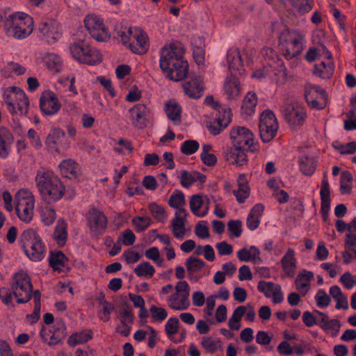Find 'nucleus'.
<instances>
[{
  "label": "nucleus",
  "mask_w": 356,
  "mask_h": 356,
  "mask_svg": "<svg viewBox=\"0 0 356 356\" xmlns=\"http://www.w3.org/2000/svg\"><path fill=\"white\" fill-rule=\"evenodd\" d=\"M341 154H352L356 152V141L348 143L346 145H334Z\"/></svg>",
  "instance_id": "61"
},
{
  "label": "nucleus",
  "mask_w": 356,
  "mask_h": 356,
  "mask_svg": "<svg viewBox=\"0 0 356 356\" xmlns=\"http://www.w3.org/2000/svg\"><path fill=\"white\" fill-rule=\"evenodd\" d=\"M149 311L152 318L154 321L161 322L167 318L168 313L166 310L162 307H158L155 305H152Z\"/></svg>",
  "instance_id": "54"
},
{
  "label": "nucleus",
  "mask_w": 356,
  "mask_h": 356,
  "mask_svg": "<svg viewBox=\"0 0 356 356\" xmlns=\"http://www.w3.org/2000/svg\"><path fill=\"white\" fill-rule=\"evenodd\" d=\"M196 181V177L193 172H189L186 170L181 172L180 182L183 187L189 188Z\"/></svg>",
  "instance_id": "55"
},
{
  "label": "nucleus",
  "mask_w": 356,
  "mask_h": 356,
  "mask_svg": "<svg viewBox=\"0 0 356 356\" xmlns=\"http://www.w3.org/2000/svg\"><path fill=\"white\" fill-rule=\"evenodd\" d=\"M227 58L228 67L232 74L239 71L243 67V60L238 49H229L227 54Z\"/></svg>",
  "instance_id": "31"
},
{
  "label": "nucleus",
  "mask_w": 356,
  "mask_h": 356,
  "mask_svg": "<svg viewBox=\"0 0 356 356\" xmlns=\"http://www.w3.org/2000/svg\"><path fill=\"white\" fill-rule=\"evenodd\" d=\"M148 209L152 216L159 222H164L167 218V214L163 207L152 202L149 204Z\"/></svg>",
  "instance_id": "44"
},
{
  "label": "nucleus",
  "mask_w": 356,
  "mask_h": 356,
  "mask_svg": "<svg viewBox=\"0 0 356 356\" xmlns=\"http://www.w3.org/2000/svg\"><path fill=\"white\" fill-rule=\"evenodd\" d=\"M175 290L177 292L181 293L180 298H181V309H188L190 306V301L188 299L190 287L186 281H180L177 282L175 286Z\"/></svg>",
  "instance_id": "37"
},
{
  "label": "nucleus",
  "mask_w": 356,
  "mask_h": 356,
  "mask_svg": "<svg viewBox=\"0 0 356 356\" xmlns=\"http://www.w3.org/2000/svg\"><path fill=\"white\" fill-rule=\"evenodd\" d=\"M40 107L44 115H52L60 110L61 104L54 92L45 90L41 94Z\"/></svg>",
  "instance_id": "19"
},
{
  "label": "nucleus",
  "mask_w": 356,
  "mask_h": 356,
  "mask_svg": "<svg viewBox=\"0 0 356 356\" xmlns=\"http://www.w3.org/2000/svg\"><path fill=\"white\" fill-rule=\"evenodd\" d=\"M277 286H279V284L261 280L258 283L257 289L259 292L263 293L266 298H270Z\"/></svg>",
  "instance_id": "48"
},
{
  "label": "nucleus",
  "mask_w": 356,
  "mask_h": 356,
  "mask_svg": "<svg viewBox=\"0 0 356 356\" xmlns=\"http://www.w3.org/2000/svg\"><path fill=\"white\" fill-rule=\"evenodd\" d=\"M14 142L11 131L3 127H0V157L6 159L9 155L10 145Z\"/></svg>",
  "instance_id": "26"
},
{
  "label": "nucleus",
  "mask_w": 356,
  "mask_h": 356,
  "mask_svg": "<svg viewBox=\"0 0 356 356\" xmlns=\"http://www.w3.org/2000/svg\"><path fill=\"white\" fill-rule=\"evenodd\" d=\"M65 132L60 129L51 130L47 137L46 145L49 149L58 152V145L65 137Z\"/></svg>",
  "instance_id": "34"
},
{
  "label": "nucleus",
  "mask_w": 356,
  "mask_h": 356,
  "mask_svg": "<svg viewBox=\"0 0 356 356\" xmlns=\"http://www.w3.org/2000/svg\"><path fill=\"white\" fill-rule=\"evenodd\" d=\"M230 138L234 147L242 148L246 151L254 152L253 133L245 127H233L230 131Z\"/></svg>",
  "instance_id": "12"
},
{
  "label": "nucleus",
  "mask_w": 356,
  "mask_h": 356,
  "mask_svg": "<svg viewBox=\"0 0 356 356\" xmlns=\"http://www.w3.org/2000/svg\"><path fill=\"white\" fill-rule=\"evenodd\" d=\"M11 289L7 287H2L0 289V298L1 301L6 305L7 306H10L11 307H14L15 305L13 302V292L10 291Z\"/></svg>",
  "instance_id": "60"
},
{
  "label": "nucleus",
  "mask_w": 356,
  "mask_h": 356,
  "mask_svg": "<svg viewBox=\"0 0 356 356\" xmlns=\"http://www.w3.org/2000/svg\"><path fill=\"white\" fill-rule=\"evenodd\" d=\"M15 211L19 218L30 222L33 216L35 199L32 193L26 189H20L15 196Z\"/></svg>",
  "instance_id": "9"
},
{
  "label": "nucleus",
  "mask_w": 356,
  "mask_h": 356,
  "mask_svg": "<svg viewBox=\"0 0 356 356\" xmlns=\"http://www.w3.org/2000/svg\"><path fill=\"white\" fill-rule=\"evenodd\" d=\"M121 323L126 327H129L134 323V316L131 309H124L120 314Z\"/></svg>",
  "instance_id": "63"
},
{
  "label": "nucleus",
  "mask_w": 356,
  "mask_h": 356,
  "mask_svg": "<svg viewBox=\"0 0 356 356\" xmlns=\"http://www.w3.org/2000/svg\"><path fill=\"white\" fill-rule=\"evenodd\" d=\"M257 104V97L253 92H249L245 96L241 105V113L250 116L255 111Z\"/></svg>",
  "instance_id": "32"
},
{
  "label": "nucleus",
  "mask_w": 356,
  "mask_h": 356,
  "mask_svg": "<svg viewBox=\"0 0 356 356\" xmlns=\"http://www.w3.org/2000/svg\"><path fill=\"white\" fill-rule=\"evenodd\" d=\"M6 76H9L8 72H14L16 75H22L25 73L26 68L18 63L10 62L3 70Z\"/></svg>",
  "instance_id": "56"
},
{
  "label": "nucleus",
  "mask_w": 356,
  "mask_h": 356,
  "mask_svg": "<svg viewBox=\"0 0 356 356\" xmlns=\"http://www.w3.org/2000/svg\"><path fill=\"white\" fill-rule=\"evenodd\" d=\"M134 271L137 276L149 279L154 275L155 268L149 262L144 261L138 264Z\"/></svg>",
  "instance_id": "39"
},
{
  "label": "nucleus",
  "mask_w": 356,
  "mask_h": 356,
  "mask_svg": "<svg viewBox=\"0 0 356 356\" xmlns=\"http://www.w3.org/2000/svg\"><path fill=\"white\" fill-rule=\"evenodd\" d=\"M151 222L152 220L149 217L136 216L131 220V224L137 232H143L146 230Z\"/></svg>",
  "instance_id": "45"
},
{
  "label": "nucleus",
  "mask_w": 356,
  "mask_h": 356,
  "mask_svg": "<svg viewBox=\"0 0 356 356\" xmlns=\"http://www.w3.org/2000/svg\"><path fill=\"white\" fill-rule=\"evenodd\" d=\"M53 238L59 247H63L66 244L67 239V222L63 219L58 220Z\"/></svg>",
  "instance_id": "29"
},
{
  "label": "nucleus",
  "mask_w": 356,
  "mask_h": 356,
  "mask_svg": "<svg viewBox=\"0 0 356 356\" xmlns=\"http://www.w3.org/2000/svg\"><path fill=\"white\" fill-rule=\"evenodd\" d=\"M42 62L47 68L54 72H58L62 67L63 61L60 57L55 54L47 53L42 57Z\"/></svg>",
  "instance_id": "33"
},
{
  "label": "nucleus",
  "mask_w": 356,
  "mask_h": 356,
  "mask_svg": "<svg viewBox=\"0 0 356 356\" xmlns=\"http://www.w3.org/2000/svg\"><path fill=\"white\" fill-rule=\"evenodd\" d=\"M305 98L309 106L316 109H323L327 102V94L318 86H311L306 88Z\"/></svg>",
  "instance_id": "16"
},
{
  "label": "nucleus",
  "mask_w": 356,
  "mask_h": 356,
  "mask_svg": "<svg viewBox=\"0 0 356 356\" xmlns=\"http://www.w3.org/2000/svg\"><path fill=\"white\" fill-rule=\"evenodd\" d=\"M185 265L188 277H191L193 273L200 271L206 265V263L200 259L190 257L186 259Z\"/></svg>",
  "instance_id": "42"
},
{
  "label": "nucleus",
  "mask_w": 356,
  "mask_h": 356,
  "mask_svg": "<svg viewBox=\"0 0 356 356\" xmlns=\"http://www.w3.org/2000/svg\"><path fill=\"white\" fill-rule=\"evenodd\" d=\"M10 286L18 304L26 303L31 299L33 285L26 273L24 271L16 273L13 277Z\"/></svg>",
  "instance_id": "8"
},
{
  "label": "nucleus",
  "mask_w": 356,
  "mask_h": 356,
  "mask_svg": "<svg viewBox=\"0 0 356 356\" xmlns=\"http://www.w3.org/2000/svg\"><path fill=\"white\" fill-rule=\"evenodd\" d=\"M130 120L134 127L138 129H144L149 123L148 117L150 109L144 104H137L129 111Z\"/></svg>",
  "instance_id": "18"
},
{
  "label": "nucleus",
  "mask_w": 356,
  "mask_h": 356,
  "mask_svg": "<svg viewBox=\"0 0 356 356\" xmlns=\"http://www.w3.org/2000/svg\"><path fill=\"white\" fill-rule=\"evenodd\" d=\"M184 93L191 99H199L202 96L204 87L200 76H193L182 84Z\"/></svg>",
  "instance_id": "23"
},
{
  "label": "nucleus",
  "mask_w": 356,
  "mask_h": 356,
  "mask_svg": "<svg viewBox=\"0 0 356 356\" xmlns=\"http://www.w3.org/2000/svg\"><path fill=\"white\" fill-rule=\"evenodd\" d=\"M184 46L179 41H172L161 49L160 67L170 80L178 81L188 74V64L184 59Z\"/></svg>",
  "instance_id": "1"
},
{
  "label": "nucleus",
  "mask_w": 356,
  "mask_h": 356,
  "mask_svg": "<svg viewBox=\"0 0 356 356\" xmlns=\"http://www.w3.org/2000/svg\"><path fill=\"white\" fill-rule=\"evenodd\" d=\"M179 320L175 318H170L165 324V332L169 338L178 331Z\"/></svg>",
  "instance_id": "59"
},
{
  "label": "nucleus",
  "mask_w": 356,
  "mask_h": 356,
  "mask_svg": "<svg viewBox=\"0 0 356 356\" xmlns=\"http://www.w3.org/2000/svg\"><path fill=\"white\" fill-rule=\"evenodd\" d=\"M216 110H218V114L216 118L220 122L224 123L225 125H229L232 120V111L229 108H222L220 106Z\"/></svg>",
  "instance_id": "53"
},
{
  "label": "nucleus",
  "mask_w": 356,
  "mask_h": 356,
  "mask_svg": "<svg viewBox=\"0 0 356 356\" xmlns=\"http://www.w3.org/2000/svg\"><path fill=\"white\" fill-rule=\"evenodd\" d=\"M129 35H132L131 42L129 44V49L134 54H143L149 49L147 35L140 29H128Z\"/></svg>",
  "instance_id": "17"
},
{
  "label": "nucleus",
  "mask_w": 356,
  "mask_h": 356,
  "mask_svg": "<svg viewBox=\"0 0 356 356\" xmlns=\"http://www.w3.org/2000/svg\"><path fill=\"white\" fill-rule=\"evenodd\" d=\"M245 313L244 306L238 307L233 312L232 316L229 319L228 326L231 330H238L240 329V321Z\"/></svg>",
  "instance_id": "41"
},
{
  "label": "nucleus",
  "mask_w": 356,
  "mask_h": 356,
  "mask_svg": "<svg viewBox=\"0 0 356 356\" xmlns=\"http://www.w3.org/2000/svg\"><path fill=\"white\" fill-rule=\"evenodd\" d=\"M93 337V332L91 330H85L79 332L72 334L67 341L69 346H74L77 344L85 343L91 340Z\"/></svg>",
  "instance_id": "35"
},
{
  "label": "nucleus",
  "mask_w": 356,
  "mask_h": 356,
  "mask_svg": "<svg viewBox=\"0 0 356 356\" xmlns=\"http://www.w3.org/2000/svg\"><path fill=\"white\" fill-rule=\"evenodd\" d=\"M303 35L298 31L284 26L279 35V47L284 56L289 60L298 56L303 49Z\"/></svg>",
  "instance_id": "4"
},
{
  "label": "nucleus",
  "mask_w": 356,
  "mask_h": 356,
  "mask_svg": "<svg viewBox=\"0 0 356 356\" xmlns=\"http://www.w3.org/2000/svg\"><path fill=\"white\" fill-rule=\"evenodd\" d=\"M344 247L346 250L342 252L343 263L348 264L352 259H356V235L347 234L344 241Z\"/></svg>",
  "instance_id": "27"
},
{
  "label": "nucleus",
  "mask_w": 356,
  "mask_h": 356,
  "mask_svg": "<svg viewBox=\"0 0 356 356\" xmlns=\"http://www.w3.org/2000/svg\"><path fill=\"white\" fill-rule=\"evenodd\" d=\"M300 168L302 172L307 175H312L316 170V165L314 164L312 158L305 156L299 161Z\"/></svg>",
  "instance_id": "43"
},
{
  "label": "nucleus",
  "mask_w": 356,
  "mask_h": 356,
  "mask_svg": "<svg viewBox=\"0 0 356 356\" xmlns=\"http://www.w3.org/2000/svg\"><path fill=\"white\" fill-rule=\"evenodd\" d=\"M4 26L7 32L15 38L23 39L32 33L33 21L29 15L18 13L9 15L4 22Z\"/></svg>",
  "instance_id": "5"
},
{
  "label": "nucleus",
  "mask_w": 356,
  "mask_h": 356,
  "mask_svg": "<svg viewBox=\"0 0 356 356\" xmlns=\"http://www.w3.org/2000/svg\"><path fill=\"white\" fill-rule=\"evenodd\" d=\"M315 298L317 305L321 307H325L328 306L331 301L330 296L323 289L318 291Z\"/></svg>",
  "instance_id": "64"
},
{
  "label": "nucleus",
  "mask_w": 356,
  "mask_h": 356,
  "mask_svg": "<svg viewBox=\"0 0 356 356\" xmlns=\"http://www.w3.org/2000/svg\"><path fill=\"white\" fill-rule=\"evenodd\" d=\"M282 269L285 274L289 277H293L296 272V259L295 252L293 249L289 248L281 259Z\"/></svg>",
  "instance_id": "28"
},
{
  "label": "nucleus",
  "mask_w": 356,
  "mask_h": 356,
  "mask_svg": "<svg viewBox=\"0 0 356 356\" xmlns=\"http://www.w3.org/2000/svg\"><path fill=\"white\" fill-rule=\"evenodd\" d=\"M199 149V143L195 140H188L183 143L181 147V152L186 155H191Z\"/></svg>",
  "instance_id": "52"
},
{
  "label": "nucleus",
  "mask_w": 356,
  "mask_h": 356,
  "mask_svg": "<svg viewBox=\"0 0 356 356\" xmlns=\"http://www.w3.org/2000/svg\"><path fill=\"white\" fill-rule=\"evenodd\" d=\"M245 149L238 147H227L222 155L225 161L232 165L243 166L248 163V156Z\"/></svg>",
  "instance_id": "22"
},
{
  "label": "nucleus",
  "mask_w": 356,
  "mask_h": 356,
  "mask_svg": "<svg viewBox=\"0 0 356 356\" xmlns=\"http://www.w3.org/2000/svg\"><path fill=\"white\" fill-rule=\"evenodd\" d=\"M314 277V274L312 272H307L303 270L302 273H300L295 280V284L298 289H302L303 287L309 285L310 280Z\"/></svg>",
  "instance_id": "47"
},
{
  "label": "nucleus",
  "mask_w": 356,
  "mask_h": 356,
  "mask_svg": "<svg viewBox=\"0 0 356 356\" xmlns=\"http://www.w3.org/2000/svg\"><path fill=\"white\" fill-rule=\"evenodd\" d=\"M67 261V257L61 251L51 252L49 259V266L54 270H60V267H63Z\"/></svg>",
  "instance_id": "40"
},
{
  "label": "nucleus",
  "mask_w": 356,
  "mask_h": 356,
  "mask_svg": "<svg viewBox=\"0 0 356 356\" xmlns=\"http://www.w3.org/2000/svg\"><path fill=\"white\" fill-rule=\"evenodd\" d=\"M168 204L171 207L175 209L183 207L186 204L184 193L180 191L176 190L170 197Z\"/></svg>",
  "instance_id": "50"
},
{
  "label": "nucleus",
  "mask_w": 356,
  "mask_h": 356,
  "mask_svg": "<svg viewBox=\"0 0 356 356\" xmlns=\"http://www.w3.org/2000/svg\"><path fill=\"white\" fill-rule=\"evenodd\" d=\"M60 168L63 173L67 176L68 174L76 176L79 173L78 165L72 160H65L61 162Z\"/></svg>",
  "instance_id": "46"
},
{
  "label": "nucleus",
  "mask_w": 356,
  "mask_h": 356,
  "mask_svg": "<svg viewBox=\"0 0 356 356\" xmlns=\"http://www.w3.org/2000/svg\"><path fill=\"white\" fill-rule=\"evenodd\" d=\"M38 30L47 43L55 42L60 37L59 24L53 19H47L42 21L38 24Z\"/></svg>",
  "instance_id": "20"
},
{
  "label": "nucleus",
  "mask_w": 356,
  "mask_h": 356,
  "mask_svg": "<svg viewBox=\"0 0 356 356\" xmlns=\"http://www.w3.org/2000/svg\"><path fill=\"white\" fill-rule=\"evenodd\" d=\"M323 51H325V60H322L314 65L313 73L314 75L323 79H330L334 71V65L332 61L331 53L325 46L321 47Z\"/></svg>",
  "instance_id": "21"
},
{
  "label": "nucleus",
  "mask_w": 356,
  "mask_h": 356,
  "mask_svg": "<svg viewBox=\"0 0 356 356\" xmlns=\"http://www.w3.org/2000/svg\"><path fill=\"white\" fill-rule=\"evenodd\" d=\"M181 106L176 102H171L166 104L165 105V113L168 118L175 122V123L179 124L181 122Z\"/></svg>",
  "instance_id": "38"
},
{
  "label": "nucleus",
  "mask_w": 356,
  "mask_h": 356,
  "mask_svg": "<svg viewBox=\"0 0 356 356\" xmlns=\"http://www.w3.org/2000/svg\"><path fill=\"white\" fill-rule=\"evenodd\" d=\"M320 196L321 200V212L323 216L324 221L328 220V213L330 209V185L325 174L324 175L323 179L321 181V188L320 191Z\"/></svg>",
  "instance_id": "24"
},
{
  "label": "nucleus",
  "mask_w": 356,
  "mask_h": 356,
  "mask_svg": "<svg viewBox=\"0 0 356 356\" xmlns=\"http://www.w3.org/2000/svg\"><path fill=\"white\" fill-rule=\"evenodd\" d=\"M203 201L202 197L200 195H193L190 200V208L191 211L195 214L200 217L204 216L207 213V210L202 213H198V210L201 208L202 206Z\"/></svg>",
  "instance_id": "49"
},
{
  "label": "nucleus",
  "mask_w": 356,
  "mask_h": 356,
  "mask_svg": "<svg viewBox=\"0 0 356 356\" xmlns=\"http://www.w3.org/2000/svg\"><path fill=\"white\" fill-rule=\"evenodd\" d=\"M289 2L300 15L309 13L314 5V0H289Z\"/></svg>",
  "instance_id": "36"
},
{
  "label": "nucleus",
  "mask_w": 356,
  "mask_h": 356,
  "mask_svg": "<svg viewBox=\"0 0 356 356\" xmlns=\"http://www.w3.org/2000/svg\"><path fill=\"white\" fill-rule=\"evenodd\" d=\"M73 58L80 63L87 65H97L102 62L100 52L92 48L86 40H78L70 46Z\"/></svg>",
  "instance_id": "7"
},
{
  "label": "nucleus",
  "mask_w": 356,
  "mask_h": 356,
  "mask_svg": "<svg viewBox=\"0 0 356 356\" xmlns=\"http://www.w3.org/2000/svg\"><path fill=\"white\" fill-rule=\"evenodd\" d=\"M40 336L43 342L49 346H54L60 343L67 336L66 326L62 319L57 320L52 329L47 330L42 327L40 330Z\"/></svg>",
  "instance_id": "14"
},
{
  "label": "nucleus",
  "mask_w": 356,
  "mask_h": 356,
  "mask_svg": "<svg viewBox=\"0 0 356 356\" xmlns=\"http://www.w3.org/2000/svg\"><path fill=\"white\" fill-rule=\"evenodd\" d=\"M88 226L90 230L96 235H102L107 227V218L105 214L97 208L88 210L86 214Z\"/></svg>",
  "instance_id": "15"
},
{
  "label": "nucleus",
  "mask_w": 356,
  "mask_h": 356,
  "mask_svg": "<svg viewBox=\"0 0 356 356\" xmlns=\"http://www.w3.org/2000/svg\"><path fill=\"white\" fill-rule=\"evenodd\" d=\"M228 231L231 232L234 237H239L242 232V222L239 220H231L227 224Z\"/></svg>",
  "instance_id": "57"
},
{
  "label": "nucleus",
  "mask_w": 356,
  "mask_h": 356,
  "mask_svg": "<svg viewBox=\"0 0 356 356\" xmlns=\"http://www.w3.org/2000/svg\"><path fill=\"white\" fill-rule=\"evenodd\" d=\"M282 113L285 120L293 129L302 126L307 118L304 106L298 102H286L282 107Z\"/></svg>",
  "instance_id": "10"
},
{
  "label": "nucleus",
  "mask_w": 356,
  "mask_h": 356,
  "mask_svg": "<svg viewBox=\"0 0 356 356\" xmlns=\"http://www.w3.org/2000/svg\"><path fill=\"white\" fill-rule=\"evenodd\" d=\"M322 46L323 45L321 44L318 47L309 48L305 54V59L309 62H312L317 56H322L323 54L325 55V51L323 50Z\"/></svg>",
  "instance_id": "58"
},
{
  "label": "nucleus",
  "mask_w": 356,
  "mask_h": 356,
  "mask_svg": "<svg viewBox=\"0 0 356 356\" xmlns=\"http://www.w3.org/2000/svg\"><path fill=\"white\" fill-rule=\"evenodd\" d=\"M85 26L97 41L105 42L110 38L108 31L103 21L96 15H89L84 19Z\"/></svg>",
  "instance_id": "13"
},
{
  "label": "nucleus",
  "mask_w": 356,
  "mask_h": 356,
  "mask_svg": "<svg viewBox=\"0 0 356 356\" xmlns=\"http://www.w3.org/2000/svg\"><path fill=\"white\" fill-rule=\"evenodd\" d=\"M18 243L26 256L33 261H41L45 254V245L40 236L33 229L24 230Z\"/></svg>",
  "instance_id": "3"
},
{
  "label": "nucleus",
  "mask_w": 356,
  "mask_h": 356,
  "mask_svg": "<svg viewBox=\"0 0 356 356\" xmlns=\"http://www.w3.org/2000/svg\"><path fill=\"white\" fill-rule=\"evenodd\" d=\"M223 89L228 99H236L240 96L241 92L238 79L233 75V74L227 76L225 81Z\"/></svg>",
  "instance_id": "25"
},
{
  "label": "nucleus",
  "mask_w": 356,
  "mask_h": 356,
  "mask_svg": "<svg viewBox=\"0 0 356 356\" xmlns=\"http://www.w3.org/2000/svg\"><path fill=\"white\" fill-rule=\"evenodd\" d=\"M42 220L46 225L53 224L56 218V213L54 209H45L42 213Z\"/></svg>",
  "instance_id": "62"
},
{
  "label": "nucleus",
  "mask_w": 356,
  "mask_h": 356,
  "mask_svg": "<svg viewBox=\"0 0 356 356\" xmlns=\"http://www.w3.org/2000/svg\"><path fill=\"white\" fill-rule=\"evenodd\" d=\"M184 221L178 218H173L172 221L173 234L177 238H182L186 234Z\"/></svg>",
  "instance_id": "51"
},
{
  "label": "nucleus",
  "mask_w": 356,
  "mask_h": 356,
  "mask_svg": "<svg viewBox=\"0 0 356 356\" xmlns=\"http://www.w3.org/2000/svg\"><path fill=\"white\" fill-rule=\"evenodd\" d=\"M35 181L42 200L47 204L58 202L65 194L63 183L51 171H38Z\"/></svg>",
  "instance_id": "2"
},
{
  "label": "nucleus",
  "mask_w": 356,
  "mask_h": 356,
  "mask_svg": "<svg viewBox=\"0 0 356 356\" xmlns=\"http://www.w3.org/2000/svg\"><path fill=\"white\" fill-rule=\"evenodd\" d=\"M259 128L260 137L264 143H269L275 137L278 130V122L272 111L266 110L261 113Z\"/></svg>",
  "instance_id": "11"
},
{
  "label": "nucleus",
  "mask_w": 356,
  "mask_h": 356,
  "mask_svg": "<svg viewBox=\"0 0 356 356\" xmlns=\"http://www.w3.org/2000/svg\"><path fill=\"white\" fill-rule=\"evenodd\" d=\"M237 181L238 188L236 191H234L233 193L238 202L243 203L250 195V187L244 174H241L238 177Z\"/></svg>",
  "instance_id": "30"
},
{
  "label": "nucleus",
  "mask_w": 356,
  "mask_h": 356,
  "mask_svg": "<svg viewBox=\"0 0 356 356\" xmlns=\"http://www.w3.org/2000/svg\"><path fill=\"white\" fill-rule=\"evenodd\" d=\"M3 98L10 114L22 116L27 114L29 101L25 92L19 87L12 86L6 88L3 94Z\"/></svg>",
  "instance_id": "6"
}]
</instances>
